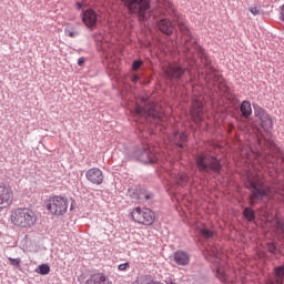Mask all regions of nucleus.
<instances>
[{"label":"nucleus","mask_w":284,"mask_h":284,"mask_svg":"<svg viewBox=\"0 0 284 284\" xmlns=\"http://www.w3.org/2000/svg\"><path fill=\"white\" fill-rule=\"evenodd\" d=\"M178 27L181 36V43H183L185 48L186 59H189L190 65H196V57L201 59V63L205 65L206 68V75L205 81L209 83V85H213V88H217L220 92H226L227 87H225V82L223 80V77L216 71L215 69L210 65V59H207V55L205 54V51L196 43V39L192 37V33L190 32V29L187 28V24L183 20V18L178 20Z\"/></svg>","instance_id":"1"},{"label":"nucleus","mask_w":284,"mask_h":284,"mask_svg":"<svg viewBox=\"0 0 284 284\" xmlns=\"http://www.w3.org/2000/svg\"><path fill=\"white\" fill-rule=\"evenodd\" d=\"M247 187L251 190V205H254L255 199H263V196H274V194L283 195V191L274 190L272 187L263 185V180H261V175L258 173H254V171L248 170L246 172Z\"/></svg>","instance_id":"2"},{"label":"nucleus","mask_w":284,"mask_h":284,"mask_svg":"<svg viewBox=\"0 0 284 284\" xmlns=\"http://www.w3.org/2000/svg\"><path fill=\"white\" fill-rule=\"evenodd\" d=\"M9 221L18 230H32L37 225V213L28 207H17L11 210Z\"/></svg>","instance_id":"3"},{"label":"nucleus","mask_w":284,"mask_h":284,"mask_svg":"<svg viewBox=\"0 0 284 284\" xmlns=\"http://www.w3.org/2000/svg\"><path fill=\"white\" fill-rule=\"evenodd\" d=\"M134 116L152 119L154 123H161L163 113L159 112V106L154 103H148V99L142 98L141 104H136L133 111Z\"/></svg>","instance_id":"4"},{"label":"nucleus","mask_w":284,"mask_h":284,"mask_svg":"<svg viewBox=\"0 0 284 284\" xmlns=\"http://www.w3.org/2000/svg\"><path fill=\"white\" fill-rule=\"evenodd\" d=\"M45 207L52 216H63L68 212V199L59 195L49 197Z\"/></svg>","instance_id":"5"},{"label":"nucleus","mask_w":284,"mask_h":284,"mask_svg":"<svg viewBox=\"0 0 284 284\" xmlns=\"http://www.w3.org/2000/svg\"><path fill=\"white\" fill-rule=\"evenodd\" d=\"M196 165L200 172H221V162L213 156L197 155Z\"/></svg>","instance_id":"6"},{"label":"nucleus","mask_w":284,"mask_h":284,"mask_svg":"<svg viewBox=\"0 0 284 284\" xmlns=\"http://www.w3.org/2000/svg\"><path fill=\"white\" fill-rule=\"evenodd\" d=\"M132 220L140 225H152L154 223V212L148 207H135L131 212Z\"/></svg>","instance_id":"7"},{"label":"nucleus","mask_w":284,"mask_h":284,"mask_svg":"<svg viewBox=\"0 0 284 284\" xmlns=\"http://www.w3.org/2000/svg\"><path fill=\"white\" fill-rule=\"evenodd\" d=\"M125 8L133 14H140L141 19H145V12L150 10V0H121Z\"/></svg>","instance_id":"8"},{"label":"nucleus","mask_w":284,"mask_h":284,"mask_svg":"<svg viewBox=\"0 0 284 284\" xmlns=\"http://www.w3.org/2000/svg\"><path fill=\"white\" fill-rule=\"evenodd\" d=\"M14 203V190L8 185H0V212L8 210Z\"/></svg>","instance_id":"9"},{"label":"nucleus","mask_w":284,"mask_h":284,"mask_svg":"<svg viewBox=\"0 0 284 284\" xmlns=\"http://www.w3.org/2000/svg\"><path fill=\"white\" fill-rule=\"evenodd\" d=\"M164 74L168 79H172L173 81H179L185 74V71L190 69L181 67L179 63H170L169 65H164L162 68Z\"/></svg>","instance_id":"10"},{"label":"nucleus","mask_w":284,"mask_h":284,"mask_svg":"<svg viewBox=\"0 0 284 284\" xmlns=\"http://www.w3.org/2000/svg\"><path fill=\"white\" fill-rule=\"evenodd\" d=\"M190 114L195 123L203 121V95L193 97Z\"/></svg>","instance_id":"11"},{"label":"nucleus","mask_w":284,"mask_h":284,"mask_svg":"<svg viewBox=\"0 0 284 284\" xmlns=\"http://www.w3.org/2000/svg\"><path fill=\"white\" fill-rule=\"evenodd\" d=\"M210 256H214V258H216V262L219 266H216V276L219 280L222 281V283H232V284H236L234 283V281L230 280V276H227L225 274V266H221V260L219 258V250L216 247H212L209 251Z\"/></svg>","instance_id":"12"},{"label":"nucleus","mask_w":284,"mask_h":284,"mask_svg":"<svg viewBox=\"0 0 284 284\" xmlns=\"http://www.w3.org/2000/svg\"><path fill=\"white\" fill-rule=\"evenodd\" d=\"M255 116L260 119L261 126L265 132H270L272 128H274V123L272 122V118L263 108L255 109Z\"/></svg>","instance_id":"13"},{"label":"nucleus","mask_w":284,"mask_h":284,"mask_svg":"<svg viewBox=\"0 0 284 284\" xmlns=\"http://www.w3.org/2000/svg\"><path fill=\"white\" fill-rule=\"evenodd\" d=\"M99 22V14H97V11L94 9H88L82 13V23L89 30H94L97 28V23Z\"/></svg>","instance_id":"14"},{"label":"nucleus","mask_w":284,"mask_h":284,"mask_svg":"<svg viewBox=\"0 0 284 284\" xmlns=\"http://www.w3.org/2000/svg\"><path fill=\"white\" fill-rule=\"evenodd\" d=\"M87 181L93 183V185H101L103 183V171L99 168H92L85 173Z\"/></svg>","instance_id":"15"},{"label":"nucleus","mask_w":284,"mask_h":284,"mask_svg":"<svg viewBox=\"0 0 284 284\" xmlns=\"http://www.w3.org/2000/svg\"><path fill=\"white\" fill-rule=\"evenodd\" d=\"M173 261L176 265H190V253L184 251H176L173 255Z\"/></svg>","instance_id":"16"},{"label":"nucleus","mask_w":284,"mask_h":284,"mask_svg":"<svg viewBox=\"0 0 284 284\" xmlns=\"http://www.w3.org/2000/svg\"><path fill=\"white\" fill-rule=\"evenodd\" d=\"M85 284H112V282L105 274L95 273L87 280Z\"/></svg>","instance_id":"17"},{"label":"nucleus","mask_w":284,"mask_h":284,"mask_svg":"<svg viewBox=\"0 0 284 284\" xmlns=\"http://www.w3.org/2000/svg\"><path fill=\"white\" fill-rule=\"evenodd\" d=\"M158 28L159 30H161L163 32V34H172V32H174V24H172V21H170L169 19H161L158 22Z\"/></svg>","instance_id":"18"},{"label":"nucleus","mask_w":284,"mask_h":284,"mask_svg":"<svg viewBox=\"0 0 284 284\" xmlns=\"http://www.w3.org/2000/svg\"><path fill=\"white\" fill-rule=\"evenodd\" d=\"M161 8L163 14H166V17H176V9L171 1L163 0Z\"/></svg>","instance_id":"19"},{"label":"nucleus","mask_w":284,"mask_h":284,"mask_svg":"<svg viewBox=\"0 0 284 284\" xmlns=\"http://www.w3.org/2000/svg\"><path fill=\"white\" fill-rule=\"evenodd\" d=\"M169 140L171 143L179 145V148H183V143L187 141V135L185 133L175 132Z\"/></svg>","instance_id":"20"},{"label":"nucleus","mask_w":284,"mask_h":284,"mask_svg":"<svg viewBox=\"0 0 284 284\" xmlns=\"http://www.w3.org/2000/svg\"><path fill=\"white\" fill-rule=\"evenodd\" d=\"M142 163H156V156L150 149H144L140 155Z\"/></svg>","instance_id":"21"},{"label":"nucleus","mask_w":284,"mask_h":284,"mask_svg":"<svg viewBox=\"0 0 284 284\" xmlns=\"http://www.w3.org/2000/svg\"><path fill=\"white\" fill-rule=\"evenodd\" d=\"M275 282L268 281L266 284H283L284 281V266H276L274 268Z\"/></svg>","instance_id":"22"},{"label":"nucleus","mask_w":284,"mask_h":284,"mask_svg":"<svg viewBox=\"0 0 284 284\" xmlns=\"http://www.w3.org/2000/svg\"><path fill=\"white\" fill-rule=\"evenodd\" d=\"M240 110L244 119H250V116H252V103H250V101H243Z\"/></svg>","instance_id":"23"},{"label":"nucleus","mask_w":284,"mask_h":284,"mask_svg":"<svg viewBox=\"0 0 284 284\" xmlns=\"http://www.w3.org/2000/svg\"><path fill=\"white\" fill-rule=\"evenodd\" d=\"M242 156H245V163H252V160L254 159V163H256V161H261V153H254L252 151L246 152L242 151Z\"/></svg>","instance_id":"24"},{"label":"nucleus","mask_w":284,"mask_h":284,"mask_svg":"<svg viewBox=\"0 0 284 284\" xmlns=\"http://www.w3.org/2000/svg\"><path fill=\"white\" fill-rule=\"evenodd\" d=\"M133 284H163V283L152 280V277L149 275H142V276H139Z\"/></svg>","instance_id":"25"},{"label":"nucleus","mask_w":284,"mask_h":284,"mask_svg":"<svg viewBox=\"0 0 284 284\" xmlns=\"http://www.w3.org/2000/svg\"><path fill=\"white\" fill-rule=\"evenodd\" d=\"M196 230L204 239H212L214 236V231L205 227V225L197 226Z\"/></svg>","instance_id":"26"},{"label":"nucleus","mask_w":284,"mask_h":284,"mask_svg":"<svg viewBox=\"0 0 284 284\" xmlns=\"http://www.w3.org/2000/svg\"><path fill=\"white\" fill-rule=\"evenodd\" d=\"M187 181H190V178L185 173H181L178 178V185L181 187H185L187 185Z\"/></svg>","instance_id":"27"},{"label":"nucleus","mask_w":284,"mask_h":284,"mask_svg":"<svg viewBox=\"0 0 284 284\" xmlns=\"http://www.w3.org/2000/svg\"><path fill=\"white\" fill-rule=\"evenodd\" d=\"M243 216H245L248 221H254L255 213L252 207H245L243 212Z\"/></svg>","instance_id":"28"},{"label":"nucleus","mask_w":284,"mask_h":284,"mask_svg":"<svg viewBox=\"0 0 284 284\" xmlns=\"http://www.w3.org/2000/svg\"><path fill=\"white\" fill-rule=\"evenodd\" d=\"M36 272L42 276H45V274H50V266L48 264H42Z\"/></svg>","instance_id":"29"},{"label":"nucleus","mask_w":284,"mask_h":284,"mask_svg":"<svg viewBox=\"0 0 284 284\" xmlns=\"http://www.w3.org/2000/svg\"><path fill=\"white\" fill-rule=\"evenodd\" d=\"M8 261L12 267H21V258L8 257Z\"/></svg>","instance_id":"30"},{"label":"nucleus","mask_w":284,"mask_h":284,"mask_svg":"<svg viewBox=\"0 0 284 284\" xmlns=\"http://www.w3.org/2000/svg\"><path fill=\"white\" fill-rule=\"evenodd\" d=\"M248 11L253 17H257V14H261V7L258 6L250 7Z\"/></svg>","instance_id":"31"},{"label":"nucleus","mask_w":284,"mask_h":284,"mask_svg":"<svg viewBox=\"0 0 284 284\" xmlns=\"http://www.w3.org/2000/svg\"><path fill=\"white\" fill-rule=\"evenodd\" d=\"M139 201H150V199H152V194L143 191L139 196H138Z\"/></svg>","instance_id":"32"},{"label":"nucleus","mask_w":284,"mask_h":284,"mask_svg":"<svg viewBox=\"0 0 284 284\" xmlns=\"http://www.w3.org/2000/svg\"><path fill=\"white\" fill-rule=\"evenodd\" d=\"M64 32H65L67 37H70L71 39H74V37H77V34H78L77 31H74L73 29H70V28L65 29Z\"/></svg>","instance_id":"33"},{"label":"nucleus","mask_w":284,"mask_h":284,"mask_svg":"<svg viewBox=\"0 0 284 284\" xmlns=\"http://www.w3.org/2000/svg\"><path fill=\"white\" fill-rule=\"evenodd\" d=\"M141 65H143V61L136 60L132 64V70L136 71V70H139V68H141Z\"/></svg>","instance_id":"34"},{"label":"nucleus","mask_w":284,"mask_h":284,"mask_svg":"<svg viewBox=\"0 0 284 284\" xmlns=\"http://www.w3.org/2000/svg\"><path fill=\"white\" fill-rule=\"evenodd\" d=\"M128 267H130V263H123V264H120L119 266H118V270L120 271V272H125V270H128Z\"/></svg>","instance_id":"35"},{"label":"nucleus","mask_w":284,"mask_h":284,"mask_svg":"<svg viewBox=\"0 0 284 284\" xmlns=\"http://www.w3.org/2000/svg\"><path fill=\"white\" fill-rule=\"evenodd\" d=\"M277 230L284 233V224L281 223L280 221H276Z\"/></svg>","instance_id":"36"},{"label":"nucleus","mask_w":284,"mask_h":284,"mask_svg":"<svg viewBox=\"0 0 284 284\" xmlns=\"http://www.w3.org/2000/svg\"><path fill=\"white\" fill-rule=\"evenodd\" d=\"M268 250L272 254H276V246H274V244L270 245Z\"/></svg>","instance_id":"37"},{"label":"nucleus","mask_w":284,"mask_h":284,"mask_svg":"<svg viewBox=\"0 0 284 284\" xmlns=\"http://www.w3.org/2000/svg\"><path fill=\"white\" fill-rule=\"evenodd\" d=\"M85 63V58H79L78 65H83Z\"/></svg>","instance_id":"38"},{"label":"nucleus","mask_w":284,"mask_h":284,"mask_svg":"<svg viewBox=\"0 0 284 284\" xmlns=\"http://www.w3.org/2000/svg\"><path fill=\"white\" fill-rule=\"evenodd\" d=\"M132 81L133 83H136V81H139V75H133Z\"/></svg>","instance_id":"39"},{"label":"nucleus","mask_w":284,"mask_h":284,"mask_svg":"<svg viewBox=\"0 0 284 284\" xmlns=\"http://www.w3.org/2000/svg\"><path fill=\"white\" fill-rule=\"evenodd\" d=\"M77 8H78V10H81V8H83V4H81V2H78Z\"/></svg>","instance_id":"40"}]
</instances>
